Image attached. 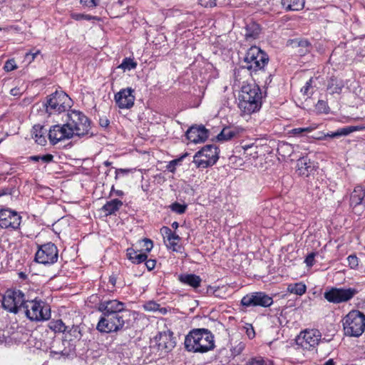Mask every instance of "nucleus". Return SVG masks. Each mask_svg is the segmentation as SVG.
<instances>
[{
	"label": "nucleus",
	"instance_id": "1",
	"mask_svg": "<svg viewBox=\"0 0 365 365\" xmlns=\"http://www.w3.org/2000/svg\"><path fill=\"white\" fill-rule=\"evenodd\" d=\"M185 348L192 353H206L215 347L214 335L207 329H193L185 339Z\"/></svg>",
	"mask_w": 365,
	"mask_h": 365
},
{
	"label": "nucleus",
	"instance_id": "2",
	"mask_svg": "<svg viewBox=\"0 0 365 365\" xmlns=\"http://www.w3.org/2000/svg\"><path fill=\"white\" fill-rule=\"evenodd\" d=\"M262 93L259 86L255 83L243 85L239 94L240 109L245 114L255 113L262 107Z\"/></svg>",
	"mask_w": 365,
	"mask_h": 365
},
{
	"label": "nucleus",
	"instance_id": "3",
	"mask_svg": "<svg viewBox=\"0 0 365 365\" xmlns=\"http://www.w3.org/2000/svg\"><path fill=\"white\" fill-rule=\"evenodd\" d=\"M269 61V56L259 47L251 46L245 53L241 61L240 69L247 71L252 76L257 71H264Z\"/></svg>",
	"mask_w": 365,
	"mask_h": 365
},
{
	"label": "nucleus",
	"instance_id": "4",
	"mask_svg": "<svg viewBox=\"0 0 365 365\" xmlns=\"http://www.w3.org/2000/svg\"><path fill=\"white\" fill-rule=\"evenodd\" d=\"M131 315L101 316L96 329L103 334H118L128 329Z\"/></svg>",
	"mask_w": 365,
	"mask_h": 365
},
{
	"label": "nucleus",
	"instance_id": "5",
	"mask_svg": "<svg viewBox=\"0 0 365 365\" xmlns=\"http://www.w3.org/2000/svg\"><path fill=\"white\" fill-rule=\"evenodd\" d=\"M341 322L346 336L359 337L365 331V314L359 310H351L343 317Z\"/></svg>",
	"mask_w": 365,
	"mask_h": 365
},
{
	"label": "nucleus",
	"instance_id": "6",
	"mask_svg": "<svg viewBox=\"0 0 365 365\" xmlns=\"http://www.w3.org/2000/svg\"><path fill=\"white\" fill-rule=\"evenodd\" d=\"M72 100L63 91H56L48 96L43 103L46 112L49 115L59 114L71 107Z\"/></svg>",
	"mask_w": 365,
	"mask_h": 365
},
{
	"label": "nucleus",
	"instance_id": "7",
	"mask_svg": "<svg viewBox=\"0 0 365 365\" xmlns=\"http://www.w3.org/2000/svg\"><path fill=\"white\" fill-rule=\"evenodd\" d=\"M24 309L27 318L31 321H45L51 317L50 306L46 302L37 298L26 300Z\"/></svg>",
	"mask_w": 365,
	"mask_h": 365
},
{
	"label": "nucleus",
	"instance_id": "8",
	"mask_svg": "<svg viewBox=\"0 0 365 365\" xmlns=\"http://www.w3.org/2000/svg\"><path fill=\"white\" fill-rule=\"evenodd\" d=\"M26 300L24 292L21 289H8L2 297L1 306L9 312L17 314L21 308L24 309Z\"/></svg>",
	"mask_w": 365,
	"mask_h": 365
},
{
	"label": "nucleus",
	"instance_id": "9",
	"mask_svg": "<svg viewBox=\"0 0 365 365\" xmlns=\"http://www.w3.org/2000/svg\"><path fill=\"white\" fill-rule=\"evenodd\" d=\"M68 122L70 128L73 130V135L82 137L85 135L93 136V134L90 133L91 120L83 113L72 110L68 113Z\"/></svg>",
	"mask_w": 365,
	"mask_h": 365
},
{
	"label": "nucleus",
	"instance_id": "10",
	"mask_svg": "<svg viewBox=\"0 0 365 365\" xmlns=\"http://www.w3.org/2000/svg\"><path fill=\"white\" fill-rule=\"evenodd\" d=\"M97 309L102 313L101 316L131 315L132 314V311L126 307L125 304L118 299L101 300Z\"/></svg>",
	"mask_w": 365,
	"mask_h": 365
},
{
	"label": "nucleus",
	"instance_id": "11",
	"mask_svg": "<svg viewBox=\"0 0 365 365\" xmlns=\"http://www.w3.org/2000/svg\"><path fill=\"white\" fill-rule=\"evenodd\" d=\"M274 301L272 297L264 292H251L244 296L240 304L245 307H260L264 308L269 307Z\"/></svg>",
	"mask_w": 365,
	"mask_h": 365
},
{
	"label": "nucleus",
	"instance_id": "12",
	"mask_svg": "<svg viewBox=\"0 0 365 365\" xmlns=\"http://www.w3.org/2000/svg\"><path fill=\"white\" fill-rule=\"evenodd\" d=\"M357 292L356 289L351 287L347 289L331 287L324 292V297L330 303L340 304L349 301Z\"/></svg>",
	"mask_w": 365,
	"mask_h": 365
},
{
	"label": "nucleus",
	"instance_id": "13",
	"mask_svg": "<svg viewBox=\"0 0 365 365\" xmlns=\"http://www.w3.org/2000/svg\"><path fill=\"white\" fill-rule=\"evenodd\" d=\"M58 258V250L55 244L48 242L38 246L35 255V259L37 262L47 264H54Z\"/></svg>",
	"mask_w": 365,
	"mask_h": 365
},
{
	"label": "nucleus",
	"instance_id": "14",
	"mask_svg": "<svg viewBox=\"0 0 365 365\" xmlns=\"http://www.w3.org/2000/svg\"><path fill=\"white\" fill-rule=\"evenodd\" d=\"M322 340V334L317 329H305L297 336V344L303 349L310 350L315 348Z\"/></svg>",
	"mask_w": 365,
	"mask_h": 365
},
{
	"label": "nucleus",
	"instance_id": "15",
	"mask_svg": "<svg viewBox=\"0 0 365 365\" xmlns=\"http://www.w3.org/2000/svg\"><path fill=\"white\" fill-rule=\"evenodd\" d=\"M21 216L9 208L0 210V228L16 230L20 227Z\"/></svg>",
	"mask_w": 365,
	"mask_h": 365
},
{
	"label": "nucleus",
	"instance_id": "16",
	"mask_svg": "<svg viewBox=\"0 0 365 365\" xmlns=\"http://www.w3.org/2000/svg\"><path fill=\"white\" fill-rule=\"evenodd\" d=\"M75 351V345L71 341L66 339H56L51 347L50 356L52 358L59 359L60 356L67 358Z\"/></svg>",
	"mask_w": 365,
	"mask_h": 365
},
{
	"label": "nucleus",
	"instance_id": "17",
	"mask_svg": "<svg viewBox=\"0 0 365 365\" xmlns=\"http://www.w3.org/2000/svg\"><path fill=\"white\" fill-rule=\"evenodd\" d=\"M73 130L70 128L68 122L63 125H52L48 130V139L51 145H56L65 139H70L73 136Z\"/></svg>",
	"mask_w": 365,
	"mask_h": 365
},
{
	"label": "nucleus",
	"instance_id": "18",
	"mask_svg": "<svg viewBox=\"0 0 365 365\" xmlns=\"http://www.w3.org/2000/svg\"><path fill=\"white\" fill-rule=\"evenodd\" d=\"M153 341L158 346V350L164 353L171 351L176 345L175 338L173 333L170 330L159 332L154 338Z\"/></svg>",
	"mask_w": 365,
	"mask_h": 365
},
{
	"label": "nucleus",
	"instance_id": "19",
	"mask_svg": "<svg viewBox=\"0 0 365 365\" xmlns=\"http://www.w3.org/2000/svg\"><path fill=\"white\" fill-rule=\"evenodd\" d=\"M134 90L130 87L121 89L115 94L114 100L117 106L120 109H130L134 105Z\"/></svg>",
	"mask_w": 365,
	"mask_h": 365
},
{
	"label": "nucleus",
	"instance_id": "20",
	"mask_svg": "<svg viewBox=\"0 0 365 365\" xmlns=\"http://www.w3.org/2000/svg\"><path fill=\"white\" fill-rule=\"evenodd\" d=\"M186 138L194 143H203L209 136V131L203 125H192L185 133Z\"/></svg>",
	"mask_w": 365,
	"mask_h": 365
},
{
	"label": "nucleus",
	"instance_id": "21",
	"mask_svg": "<svg viewBox=\"0 0 365 365\" xmlns=\"http://www.w3.org/2000/svg\"><path fill=\"white\" fill-rule=\"evenodd\" d=\"M219 153L220 150L218 147L215 145H206L202 147L200 150L196 153V157L197 156H204L205 158H207L210 160V163H205L204 162H200V164L207 165H215L219 159Z\"/></svg>",
	"mask_w": 365,
	"mask_h": 365
},
{
	"label": "nucleus",
	"instance_id": "22",
	"mask_svg": "<svg viewBox=\"0 0 365 365\" xmlns=\"http://www.w3.org/2000/svg\"><path fill=\"white\" fill-rule=\"evenodd\" d=\"M297 173L299 175L309 177L314 174L317 165L314 161H312L307 157H302L297 160Z\"/></svg>",
	"mask_w": 365,
	"mask_h": 365
},
{
	"label": "nucleus",
	"instance_id": "23",
	"mask_svg": "<svg viewBox=\"0 0 365 365\" xmlns=\"http://www.w3.org/2000/svg\"><path fill=\"white\" fill-rule=\"evenodd\" d=\"M290 44L293 48H297V53L300 56H304L312 49V44L307 39L295 38L291 40Z\"/></svg>",
	"mask_w": 365,
	"mask_h": 365
},
{
	"label": "nucleus",
	"instance_id": "24",
	"mask_svg": "<svg viewBox=\"0 0 365 365\" xmlns=\"http://www.w3.org/2000/svg\"><path fill=\"white\" fill-rule=\"evenodd\" d=\"M360 128L358 126H346L341 128L338 129L335 132L327 133V134H324L323 136L318 137L320 140H326L327 138H339L341 136H346L350 133L359 130Z\"/></svg>",
	"mask_w": 365,
	"mask_h": 365
},
{
	"label": "nucleus",
	"instance_id": "25",
	"mask_svg": "<svg viewBox=\"0 0 365 365\" xmlns=\"http://www.w3.org/2000/svg\"><path fill=\"white\" fill-rule=\"evenodd\" d=\"M178 280L193 289H197L200 286L202 279L200 276L195 274H182L179 275Z\"/></svg>",
	"mask_w": 365,
	"mask_h": 365
},
{
	"label": "nucleus",
	"instance_id": "26",
	"mask_svg": "<svg viewBox=\"0 0 365 365\" xmlns=\"http://www.w3.org/2000/svg\"><path fill=\"white\" fill-rule=\"evenodd\" d=\"M32 138L35 140L36 143L41 145H45L46 143V133L47 130L44 126L39 124L34 125L32 128Z\"/></svg>",
	"mask_w": 365,
	"mask_h": 365
},
{
	"label": "nucleus",
	"instance_id": "27",
	"mask_svg": "<svg viewBox=\"0 0 365 365\" xmlns=\"http://www.w3.org/2000/svg\"><path fill=\"white\" fill-rule=\"evenodd\" d=\"M365 197V188L361 185H357L354 187L350 197L351 206L356 207L362 203Z\"/></svg>",
	"mask_w": 365,
	"mask_h": 365
},
{
	"label": "nucleus",
	"instance_id": "28",
	"mask_svg": "<svg viewBox=\"0 0 365 365\" xmlns=\"http://www.w3.org/2000/svg\"><path fill=\"white\" fill-rule=\"evenodd\" d=\"M123 205V202L118 199H113L107 201L102 207V210L106 216L114 215Z\"/></svg>",
	"mask_w": 365,
	"mask_h": 365
},
{
	"label": "nucleus",
	"instance_id": "29",
	"mask_svg": "<svg viewBox=\"0 0 365 365\" xmlns=\"http://www.w3.org/2000/svg\"><path fill=\"white\" fill-rule=\"evenodd\" d=\"M344 87V81L341 79L337 78H331L327 84V91L329 94H340Z\"/></svg>",
	"mask_w": 365,
	"mask_h": 365
},
{
	"label": "nucleus",
	"instance_id": "30",
	"mask_svg": "<svg viewBox=\"0 0 365 365\" xmlns=\"http://www.w3.org/2000/svg\"><path fill=\"white\" fill-rule=\"evenodd\" d=\"M239 129L235 127H225L217 135V138L219 141H226L238 136Z\"/></svg>",
	"mask_w": 365,
	"mask_h": 365
},
{
	"label": "nucleus",
	"instance_id": "31",
	"mask_svg": "<svg viewBox=\"0 0 365 365\" xmlns=\"http://www.w3.org/2000/svg\"><path fill=\"white\" fill-rule=\"evenodd\" d=\"M260 34L259 25L255 22H250L245 26V37L247 41L256 39Z\"/></svg>",
	"mask_w": 365,
	"mask_h": 365
},
{
	"label": "nucleus",
	"instance_id": "32",
	"mask_svg": "<svg viewBox=\"0 0 365 365\" xmlns=\"http://www.w3.org/2000/svg\"><path fill=\"white\" fill-rule=\"evenodd\" d=\"M305 0H281L282 6L287 11H300L304 6Z\"/></svg>",
	"mask_w": 365,
	"mask_h": 365
},
{
	"label": "nucleus",
	"instance_id": "33",
	"mask_svg": "<svg viewBox=\"0 0 365 365\" xmlns=\"http://www.w3.org/2000/svg\"><path fill=\"white\" fill-rule=\"evenodd\" d=\"M127 257L129 260L135 264H140L146 260L148 255L145 253H138L133 248L127 249Z\"/></svg>",
	"mask_w": 365,
	"mask_h": 365
},
{
	"label": "nucleus",
	"instance_id": "34",
	"mask_svg": "<svg viewBox=\"0 0 365 365\" xmlns=\"http://www.w3.org/2000/svg\"><path fill=\"white\" fill-rule=\"evenodd\" d=\"M294 152L292 145L287 142H280L277 145V153L282 158H286L292 155Z\"/></svg>",
	"mask_w": 365,
	"mask_h": 365
},
{
	"label": "nucleus",
	"instance_id": "35",
	"mask_svg": "<svg viewBox=\"0 0 365 365\" xmlns=\"http://www.w3.org/2000/svg\"><path fill=\"white\" fill-rule=\"evenodd\" d=\"M48 328L54 333H65L69 328L61 319L51 320L48 324Z\"/></svg>",
	"mask_w": 365,
	"mask_h": 365
},
{
	"label": "nucleus",
	"instance_id": "36",
	"mask_svg": "<svg viewBox=\"0 0 365 365\" xmlns=\"http://www.w3.org/2000/svg\"><path fill=\"white\" fill-rule=\"evenodd\" d=\"M287 290L290 293L295 294L297 295H302L306 292L307 287L302 282H297L294 284H290L288 285Z\"/></svg>",
	"mask_w": 365,
	"mask_h": 365
},
{
	"label": "nucleus",
	"instance_id": "37",
	"mask_svg": "<svg viewBox=\"0 0 365 365\" xmlns=\"http://www.w3.org/2000/svg\"><path fill=\"white\" fill-rule=\"evenodd\" d=\"M316 128H317V126L315 125H310L308 127H304V128H295L292 129L289 131V133L293 135H297V136L304 135L305 133H309L312 132Z\"/></svg>",
	"mask_w": 365,
	"mask_h": 365
},
{
	"label": "nucleus",
	"instance_id": "38",
	"mask_svg": "<svg viewBox=\"0 0 365 365\" xmlns=\"http://www.w3.org/2000/svg\"><path fill=\"white\" fill-rule=\"evenodd\" d=\"M137 67V63L131 58H125L118 68L123 71H130Z\"/></svg>",
	"mask_w": 365,
	"mask_h": 365
},
{
	"label": "nucleus",
	"instance_id": "39",
	"mask_svg": "<svg viewBox=\"0 0 365 365\" xmlns=\"http://www.w3.org/2000/svg\"><path fill=\"white\" fill-rule=\"evenodd\" d=\"M313 78H310L301 88V93L307 97L311 96L314 93Z\"/></svg>",
	"mask_w": 365,
	"mask_h": 365
},
{
	"label": "nucleus",
	"instance_id": "40",
	"mask_svg": "<svg viewBox=\"0 0 365 365\" xmlns=\"http://www.w3.org/2000/svg\"><path fill=\"white\" fill-rule=\"evenodd\" d=\"M187 204H180L178 202H175L170 205V210L177 214H183L187 210Z\"/></svg>",
	"mask_w": 365,
	"mask_h": 365
},
{
	"label": "nucleus",
	"instance_id": "41",
	"mask_svg": "<svg viewBox=\"0 0 365 365\" xmlns=\"http://www.w3.org/2000/svg\"><path fill=\"white\" fill-rule=\"evenodd\" d=\"M180 240V237H179V235L173 232L171 235L170 237L168 238L169 245H168V247L172 249L173 251L178 252V248H180V246L178 245V242H176L175 241H179Z\"/></svg>",
	"mask_w": 365,
	"mask_h": 365
},
{
	"label": "nucleus",
	"instance_id": "42",
	"mask_svg": "<svg viewBox=\"0 0 365 365\" xmlns=\"http://www.w3.org/2000/svg\"><path fill=\"white\" fill-rule=\"evenodd\" d=\"M192 162L195 164V165L197 168H200V169H205V168H207L208 167H211L213 165H205V164H202V165L200 164V162H204L205 163H210V160L207 158H205L204 156L196 157V153L195 154V155L193 157Z\"/></svg>",
	"mask_w": 365,
	"mask_h": 365
},
{
	"label": "nucleus",
	"instance_id": "43",
	"mask_svg": "<svg viewBox=\"0 0 365 365\" xmlns=\"http://www.w3.org/2000/svg\"><path fill=\"white\" fill-rule=\"evenodd\" d=\"M246 365H271L268 360L261 356L254 357L248 360Z\"/></svg>",
	"mask_w": 365,
	"mask_h": 365
},
{
	"label": "nucleus",
	"instance_id": "44",
	"mask_svg": "<svg viewBox=\"0 0 365 365\" xmlns=\"http://www.w3.org/2000/svg\"><path fill=\"white\" fill-rule=\"evenodd\" d=\"M185 155L181 156L179 158L173 160L168 163L166 165V170L170 173H174L176 170V166L180 163V162L182 160Z\"/></svg>",
	"mask_w": 365,
	"mask_h": 365
},
{
	"label": "nucleus",
	"instance_id": "45",
	"mask_svg": "<svg viewBox=\"0 0 365 365\" xmlns=\"http://www.w3.org/2000/svg\"><path fill=\"white\" fill-rule=\"evenodd\" d=\"M317 109L324 113H328L329 111V108L327 105V103L323 100H319L317 105Z\"/></svg>",
	"mask_w": 365,
	"mask_h": 365
},
{
	"label": "nucleus",
	"instance_id": "46",
	"mask_svg": "<svg viewBox=\"0 0 365 365\" xmlns=\"http://www.w3.org/2000/svg\"><path fill=\"white\" fill-rule=\"evenodd\" d=\"M144 309L150 312H156L159 309L160 304L154 301H149L144 304Z\"/></svg>",
	"mask_w": 365,
	"mask_h": 365
},
{
	"label": "nucleus",
	"instance_id": "47",
	"mask_svg": "<svg viewBox=\"0 0 365 365\" xmlns=\"http://www.w3.org/2000/svg\"><path fill=\"white\" fill-rule=\"evenodd\" d=\"M16 68L17 66L14 58L7 60L4 66V69L6 72L14 71Z\"/></svg>",
	"mask_w": 365,
	"mask_h": 365
},
{
	"label": "nucleus",
	"instance_id": "48",
	"mask_svg": "<svg viewBox=\"0 0 365 365\" xmlns=\"http://www.w3.org/2000/svg\"><path fill=\"white\" fill-rule=\"evenodd\" d=\"M100 1L101 0H80L81 4L88 8H95L98 6Z\"/></svg>",
	"mask_w": 365,
	"mask_h": 365
},
{
	"label": "nucleus",
	"instance_id": "49",
	"mask_svg": "<svg viewBox=\"0 0 365 365\" xmlns=\"http://www.w3.org/2000/svg\"><path fill=\"white\" fill-rule=\"evenodd\" d=\"M66 331L75 338L80 339L81 337V331L78 326L73 325L71 327H69Z\"/></svg>",
	"mask_w": 365,
	"mask_h": 365
},
{
	"label": "nucleus",
	"instance_id": "50",
	"mask_svg": "<svg viewBox=\"0 0 365 365\" xmlns=\"http://www.w3.org/2000/svg\"><path fill=\"white\" fill-rule=\"evenodd\" d=\"M316 255V252H311L304 259V263L307 264V267H311L314 264V258Z\"/></svg>",
	"mask_w": 365,
	"mask_h": 365
},
{
	"label": "nucleus",
	"instance_id": "51",
	"mask_svg": "<svg viewBox=\"0 0 365 365\" xmlns=\"http://www.w3.org/2000/svg\"><path fill=\"white\" fill-rule=\"evenodd\" d=\"M346 259H347L349 266L351 269L356 268L359 264L358 257L356 255H349L346 258Z\"/></svg>",
	"mask_w": 365,
	"mask_h": 365
},
{
	"label": "nucleus",
	"instance_id": "52",
	"mask_svg": "<svg viewBox=\"0 0 365 365\" xmlns=\"http://www.w3.org/2000/svg\"><path fill=\"white\" fill-rule=\"evenodd\" d=\"M143 245V247L147 252H149L151 251V250L153 247V241L150 239L145 238L142 240Z\"/></svg>",
	"mask_w": 365,
	"mask_h": 365
},
{
	"label": "nucleus",
	"instance_id": "53",
	"mask_svg": "<svg viewBox=\"0 0 365 365\" xmlns=\"http://www.w3.org/2000/svg\"><path fill=\"white\" fill-rule=\"evenodd\" d=\"M198 1L204 7H213L216 6V0H198Z\"/></svg>",
	"mask_w": 365,
	"mask_h": 365
},
{
	"label": "nucleus",
	"instance_id": "54",
	"mask_svg": "<svg viewBox=\"0 0 365 365\" xmlns=\"http://www.w3.org/2000/svg\"><path fill=\"white\" fill-rule=\"evenodd\" d=\"M145 262V264L148 270H149V271L153 270L155 268V265H156V260L155 259H146V260Z\"/></svg>",
	"mask_w": 365,
	"mask_h": 365
},
{
	"label": "nucleus",
	"instance_id": "55",
	"mask_svg": "<svg viewBox=\"0 0 365 365\" xmlns=\"http://www.w3.org/2000/svg\"><path fill=\"white\" fill-rule=\"evenodd\" d=\"M40 160L45 163H49L53 160V155L51 154L40 155Z\"/></svg>",
	"mask_w": 365,
	"mask_h": 365
},
{
	"label": "nucleus",
	"instance_id": "56",
	"mask_svg": "<svg viewBox=\"0 0 365 365\" xmlns=\"http://www.w3.org/2000/svg\"><path fill=\"white\" fill-rule=\"evenodd\" d=\"M13 187H4L0 190V197L7 195H12Z\"/></svg>",
	"mask_w": 365,
	"mask_h": 365
},
{
	"label": "nucleus",
	"instance_id": "57",
	"mask_svg": "<svg viewBox=\"0 0 365 365\" xmlns=\"http://www.w3.org/2000/svg\"><path fill=\"white\" fill-rule=\"evenodd\" d=\"M39 54H40V51L39 50L36 51L34 53L29 52V53H26V58L29 60V62H31Z\"/></svg>",
	"mask_w": 365,
	"mask_h": 365
},
{
	"label": "nucleus",
	"instance_id": "58",
	"mask_svg": "<svg viewBox=\"0 0 365 365\" xmlns=\"http://www.w3.org/2000/svg\"><path fill=\"white\" fill-rule=\"evenodd\" d=\"M99 124L102 127V128H107L109 124H110V121L107 118H101L100 120H99Z\"/></svg>",
	"mask_w": 365,
	"mask_h": 365
},
{
	"label": "nucleus",
	"instance_id": "59",
	"mask_svg": "<svg viewBox=\"0 0 365 365\" xmlns=\"http://www.w3.org/2000/svg\"><path fill=\"white\" fill-rule=\"evenodd\" d=\"M131 171L130 169H123V168H118L115 170V179L118 178V176L120 173L123 175H126L129 173Z\"/></svg>",
	"mask_w": 365,
	"mask_h": 365
},
{
	"label": "nucleus",
	"instance_id": "60",
	"mask_svg": "<svg viewBox=\"0 0 365 365\" xmlns=\"http://www.w3.org/2000/svg\"><path fill=\"white\" fill-rule=\"evenodd\" d=\"M219 289V287L208 286L207 289V294L209 295L217 296L216 292Z\"/></svg>",
	"mask_w": 365,
	"mask_h": 365
},
{
	"label": "nucleus",
	"instance_id": "61",
	"mask_svg": "<svg viewBox=\"0 0 365 365\" xmlns=\"http://www.w3.org/2000/svg\"><path fill=\"white\" fill-rule=\"evenodd\" d=\"M161 230L163 232V234L166 236L167 239L170 237L171 235L173 232L168 227H163Z\"/></svg>",
	"mask_w": 365,
	"mask_h": 365
},
{
	"label": "nucleus",
	"instance_id": "62",
	"mask_svg": "<svg viewBox=\"0 0 365 365\" xmlns=\"http://www.w3.org/2000/svg\"><path fill=\"white\" fill-rule=\"evenodd\" d=\"M115 193V195L118 197H122L124 195V192L120 190H115L114 186L113 185L110 190V194Z\"/></svg>",
	"mask_w": 365,
	"mask_h": 365
},
{
	"label": "nucleus",
	"instance_id": "63",
	"mask_svg": "<svg viewBox=\"0 0 365 365\" xmlns=\"http://www.w3.org/2000/svg\"><path fill=\"white\" fill-rule=\"evenodd\" d=\"M247 334L248 337L250 338V339L255 337V332L254 329H253V327L252 326H251V327L250 329H247Z\"/></svg>",
	"mask_w": 365,
	"mask_h": 365
},
{
	"label": "nucleus",
	"instance_id": "64",
	"mask_svg": "<svg viewBox=\"0 0 365 365\" xmlns=\"http://www.w3.org/2000/svg\"><path fill=\"white\" fill-rule=\"evenodd\" d=\"M30 161L38 162L40 160V155H31L29 158Z\"/></svg>",
	"mask_w": 365,
	"mask_h": 365
}]
</instances>
